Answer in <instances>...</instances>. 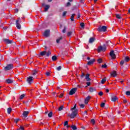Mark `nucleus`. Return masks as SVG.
Returning <instances> with one entry per match:
<instances>
[{"label": "nucleus", "instance_id": "e433bc0d", "mask_svg": "<svg viewBox=\"0 0 130 130\" xmlns=\"http://www.w3.org/2000/svg\"><path fill=\"white\" fill-rule=\"evenodd\" d=\"M105 106V103H102V104H101V107L103 108Z\"/></svg>", "mask_w": 130, "mask_h": 130}, {"label": "nucleus", "instance_id": "f3484780", "mask_svg": "<svg viewBox=\"0 0 130 130\" xmlns=\"http://www.w3.org/2000/svg\"><path fill=\"white\" fill-rule=\"evenodd\" d=\"M13 82H14V81H13V80L11 79L6 80V82L7 83V84H13Z\"/></svg>", "mask_w": 130, "mask_h": 130}, {"label": "nucleus", "instance_id": "774afa93", "mask_svg": "<svg viewBox=\"0 0 130 130\" xmlns=\"http://www.w3.org/2000/svg\"><path fill=\"white\" fill-rule=\"evenodd\" d=\"M88 60H90V57H87Z\"/></svg>", "mask_w": 130, "mask_h": 130}, {"label": "nucleus", "instance_id": "0eeeda50", "mask_svg": "<svg viewBox=\"0 0 130 130\" xmlns=\"http://www.w3.org/2000/svg\"><path fill=\"white\" fill-rule=\"evenodd\" d=\"M50 35V30L49 29L46 30L43 34V36H44V37H49Z\"/></svg>", "mask_w": 130, "mask_h": 130}, {"label": "nucleus", "instance_id": "c03bdc74", "mask_svg": "<svg viewBox=\"0 0 130 130\" xmlns=\"http://www.w3.org/2000/svg\"><path fill=\"white\" fill-rule=\"evenodd\" d=\"M63 108V106L60 107L59 108V109H58V111H61V110H62Z\"/></svg>", "mask_w": 130, "mask_h": 130}, {"label": "nucleus", "instance_id": "603ef678", "mask_svg": "<svg viewBox=\"0 0 130 130\" xmlns=\"http://www.w3.org/2000/svg\"><path fill=\"white\" fill-rule=\"evenodd\" d=\"M80 107L81 108H84V107H85V105H84V104L80 105Z\"/></svg>", "mask_w": 130, "mask_h": 130}, {"label": "nucleus", "instance_id": "5701e85b", "mask_svg": "<svg viewBox=\"0 0 130 130\" xmlns=\"http://www.w3.org/2000/svg\"><path fill=\"white\" fill-rule=\"evenodd\" d=\"M71 127L72 128V129L73 130H77V126L75 125H72L71 126Z\"/></svg>", "mask_w": 130, "mask_h": 130}, {"label": "nucleus", "instance_id": "2f4dec72", "mask_svg": "<svg viewBox=\"0 0 130 130\" xmlns=\"http://www.w3.org/2000/svg\"><path fill=\"white\" fill-rule=\"evenodd\" d=\"M24 97H25V94H23L20 95V99L21 100H22V99H23L24 98Z\"/></svg>", "mask_w": 130, "mask_h": 130}, {"label": "nucleus", "instance_id": "7ed1b4c3", "mask_svg": "<svg viewBox=\"0 0 130 130\" xmlns=\"http://www.w3.org/2000/svg\"><path fill=\"white\" fill-rule=\"evenodd\" d=\"M51 54V53L49 51H48V52H46V51H44L40 53V55H41V56H46L47 57H48Z\"/></svg>", "mask_w": 130, "mask_h": 130}, {"label": "nucleus", "instance_id": "58836bf2", "mask_svg": "<svg viewBox=\"0 0 130 130\" xmlns=\"http://www.w3.org/2000/svg\"><path fill=\"white\" fill-rule=\"evenodd\" d=\"M120 64L121 66H122L123 64H124V60H121L120 62Z\"/></svg>", "mask_w": 130, "mask_h": 130}, {"label": "nucleus", "instance_id": "c85d7f7f", "mask_svg": "<svg viewBox=\"0 0 130 130\" xmlns=\"http://www.w3.org/2000/svg\"><path fill=\"white\" fill-rule=\"evenodd\" d=\"M80 26L81 27V28H83V29H84V28H85V24H84V23H80Z\"/></svg>", "mask_w": 130, "mask_h": 130}, {"label": "nucleus", "instance_id": "09e8293b", "mask_svg": "<svg viewBox=\"0 0 130 130\" xmlns=\"http://www.w3.org/2000/svg\"><path fill=\"white\" fill-rule=\"evenodd\" d=\"M70 6H71V3L70 2L67 3L66 7H70Z\"/></svg>", "mask_w": 130, "mask_h": 130}, {"label": "nucleus", "instance_id": "338daca9", "mask_svg": "<svg viewBox=\"0 0 130 130\" xmlns=\"http://www.w3.org/2000/svg\"><path fill=\"white\" fill-rule=\"evenodd\" d=\"M84 113H85V114H87V113H88V112H87V111H85L84 112Z\"/></svg>", "mask_w": 130, "mask_h": 130}, {"label": "nucleus", "instance_id": "6e6d98bb", "mask_svg": "<svg viewBox=\"0 0 130 130\" xmlns=\"http://www.w3.org/2000/svg\"><path fill=\"white\" fill-rule=\"evenodd\" d=\"M127 103V101H126V100H124L123 101V103Z\"/></svg>", "mask_w": 130, "mask_h": 130}, {"label": "nucleus", "instance_id": "c9c22d12", "mask_svg": "<svg viewBox=\"0 0 130 130\" xmlns=\"http://www.w3.org/2000/svg\"><path fill=\"white\" fill-rule=\"evenodd\" d=\"M91 123H92V124H95V119H92L91 120Z\"/></svg>", "mask_w": 130, "mask_h": 130}, {"label": "nucleus", "instance_id": "20e7f679", "mask_svg": "<svg viewBox=\"0 0 130 130\" xmlns=\"http://www.w3.org/2000/svg\"><path fill=\"white\" fill-rule=\"evenodd\" d=\"M20 23H22V20L21 18H18V20L16 21V26L17 29H21V24Z\"/></svg>", "mask_w": 130, "mask_h": 130}, {"label": "nucleus", "instance_id": "680f3d73", "mask_svg": "<svg viewBox=\"0 0 130 130\" xmlns=\"http://www.w3.org/2000/svg\"><path fill=\"white\" fill-rule=\"evenodd\" d=\"M120 83H121V84H122V83H123V80L120 81Z\"/></svg>", "mask_w": 130, "mask_h": 130}, {"label": "nucleus", "instance_id": "a18cd8bd", "mask_svg": "<svg viewBox=\"0 0 130 130\" xmlns=\"http://www.w3.org/2000/svg\"><path fill=\"white\" fill-rule=\"evenodd\" d=\"M67 31V27L64 26V29L62 30V32L64 33Z\"/></svg>", "mask_w": 130, "mask_h": 130}, {"label": "nucleus", "instance_id": "b1692460", "mask_svg": "<svg viewBox=\"0 0 130 130\" xmlns=\"http://www.w3.org/2000/svg\"><path fill=\"white\" fill-rule=\"evenodd\" d=\"M57 59V57H56V56L54 55L52 57V60H53V61H55V60H56Z\"/></svg>", "mask_w": 130, "mask_h": 130}, {"label": "nucleus", "instance_id": "72a5a7b5", "mask_svg": "<svg viewBox=\"0 0 130 130\" xmlns=\"http://www.w3.org/2000/svg\"><path fill=\"white\" fill-rule=\"evenodd\" d=\"M126 95H127V96H130V91H126Z\"/></svg>", "mask_w": 130, "mask_h": 130}, {"label": "nucleus", "instance_id": "6e6552de", "mask_svg": "<svg viewBox=\"0 0 130 130\" xmlns=\"http://www.w3.org/2000/svg\"><path fill=\"white\" fill-rule=\"evenodd\" d=\"M110 55L112 57V59H115L116 58V56L114 54V51H111L110 52Z\"/></svg>", "mask_w": 130, "mask_h": 130}, {"label": "nucleus", "instance_id": "ea45409f", "mask_svg": "<svg viewBox=\"0 0 130 130\" xmlns=\"http://www.w3.org/2000/svg\"><path fill=\"white\" fill-rule=\"evenodd\" d=\"M68 124H69V121H65L64 123V126L68 125Z\"/></svg>", "mask_w": 130, "mask_h": 130}, {"label": "nucleus", "instance_id": "473e14b6", "mask_svg": "<svg viewBox=\"0 0 130 130\" xmlns=\"http://www.w3.org/2000/svg\"><path fill=\"white\" fill-rule=\"evenodd\" d=\"M48 117H52V112H50L48 114Z\"/></svg>", "mask_w": 130, "mask_h": 130}, {"label": "nucleus", "instance_id": "4d7b16f0", "mask_svg": "<svg viewBox=\"0 0 130 130\" xmlns=\"http://www.w3.org/2000/svg\"><path fill=\"white\" fill-rule=\"evenodd\" d=\"M63 96V93H61L60 94V95L59 96V98H61V97H62Z\"/></svg>", "mask_w": 130, "mask_h": 130}, {"label": "nucleus", "instance_id": "aec40b11", "mask_svg": "<svg viewBox=\"0 0 130 130\" xmlns=\"http://www.w3.org/2000/svg\"><path fill=\"white\" fill-rule=\"evenodd\" d=\"M95 41V38H91L89 39V43H92V42H94Z\"/></svg>", "mask_w": 130, "mask_h": 130}, {"label": "nucleus", "instance_id": "ddd939ff", "mask_svg": "<svg viewBox=\"0 0 130 130\" xmlns=\"http://www.w3.org/2000/svg\"><path fill=\"white\" fill-rule=\"evenodd\" d=\"M94 62H95V59H91L87 62V64L88 66H91V64H93Z\"/></svg>", "mask_w": 130, "mask_h": 130}, {"label": "nucleus", "instance_id": "393cba45", "mask_svg": "<svg viewBox=\"0 0 130 130\" xmlns=\"http://www.w3.org/2000/svg\"><path fill=\"white\" fill-rule=\"evenodd\" d=\"M105 82H106V77H104V78H103L101 80V83L102 84H104V83H105Z\"/></svg>", "mask_w": 130, "mask_h": 130}, {"label": "nucleus", "instance_id": "864d4df0", "mask_svg": "<svg viewBox=\"0 0 130 130\" xmlns=\"http://www.w3.org/2000/svg\"><path fill=\"white\" fill-rule=\"evenodd\" d=\"M86 85H87V86H90L91 85V82H87L86 83Z\"/></svg>", "mask_w": 130, "mask_h": 130}, {"label": "nucleus", "instance_id": "9d476101", "mask_svg": "<svg viewBox=\"0 0 130 130\" xmlns=\"http://www.w3.org/2000/svg\"><path fill=\"white\" fill-rule=\"evenodd\" d=\"M77 90H78L77 88L72 89L69 92V95H74V94L77 92Z\"/></svg>", "mask_w": 130, "mask_h": 130}, {"label": "nucleus", "instance_id": "13d9d810", "mask_svg": "<svg viewBox=\"0 0 130 130\" xmlns=\"http://www.w3.org/2000/svg\"><path fill=\"white\" fill-rule=\"evenodd\" d=\"M16 13H18L19 12V9H15Z\"/></svg>", "mask_w": 130, "mask_h": 130}, {"label": "nucleus", "instance_id": "f8f14e48", "mask_svg": "<svg viewBox=\"0 0 130 130\" xmlns=\"http://www.w3.org/2000/svg\"><path fill=\"white\" fill-rule=\"evenodd\" d=\"M85 79L87 82H90L91 81V78H90V74H87L85 76Z\"/></svg>", "mask_w": 130, "mask_h": 130}, {"label": "nucleus", "instance_id": "052dcab7", "mask_svg": "<svg viewBox=\"0 0 130 130\" xmlns=\"http://www.w3.org/2000/svg\"><path fill=\"white\" fill-rule=\"evenodd\" d=\"M48 3H51L52 2V0H48Z\"/></svg>", "mask_w": 130, "mask_h": 130}, {"label": "nucleus", "instance_id": "2eb2a0df", "mask_svg": "<svg viewBox=\"0 0 130 130\" xmlns=\"http://www.w3.org/2000/svg\"><path fill=\"white\" fill-rule=\"evenodd\" d=\"M29 113H30V112L29 111H24L23 112L22 115H23L24 117H27Z\"/></svg>", "mask_w": 130, "mask_h": 130}, {"label": "nucleus", "instance_id": "39448f33", "mask_svg": "<svg viewBox=\"0 0 130 130\" xmlns=\"http://www.w3.org/2000/svg\"><path fill=\"white\" fill-rule=\"evenodd\" d=\"M106 50V46L105 45H103V47L102 46H99L98 48V52H100L101 51H105Z\"/></svg>", "mask_w": 130, "mask_h": 130}, {"label": "nucleus", "instance_id": "de8ad7c7", "mask_svg": "<svg viewBox=\"0 0 130 130\" xmlns=\"http://www.w3.org/2000/svg\"><path fill=\"white\" fill-rule=\"evenodd\" d=\"M99 96H102V95H103V92L102 91H100L99 93Z\"/></svg>", "mask_w": 130, "mask_h": 130}, {"label": "nucleus", "instance_id": "f03ea898", "mask_svg": "<svg viewBox=\"0 0 130 130\" xmlns=\"http://www.w3.org/2000/svg\"><path fill=\"white\" fill-rule=\"evenodd\" d=\"M107 29V27L105 25H103L102 26L100 25L98 28V31H99V32H105Z\"/></svg>", "mask_w": 130, "mask_h": 130}, {"label": "nucleus", "instance_id": "e2e57ef3", "mask_svg": "<svg viewBox=\"0 0 130 130\" xmlns=\"http://www.w3.org/2000/svg\"><path fill=\"white\" fill-rule=\"evenodd\" d=\"M106 92H107V93H108V92H109V89H106Z\"/></svg>", "mask_w": 130, "mask_h": 130}, {"label": "nucleus", "instance_id": "a19ab883", "mask_svg": "<svg viewBox=\"0 0 130 130\" xmlns=\"http://www.w3.org/2000/svg\"><path fill=\"white\" fill-rule=\"evenodd\" d=\"M102 68H103L104 69H106V68H107V66L106 65V64H104L102 66Z\"/></svg>", "mask_w": 130, "mask_h": 130}, {"label": "nucleus", "instance_id": "6ab92c4d", "mask_svg": "<svg viewBox=\"0 0 130 130\" xmlns=\"http://www.w3.org/2000/svg\"><path fill=\"white\" fill-rule=\"evenodd\" d=\"M49 8H50L49 5H46L45 6V10H44V11L45 12H47V11H48V9H49Z\"/></svg>", "mask_w": 130, "mask_h": 130}, {"label": "nucleus", "instance_id": "1a4fd4ad", "mask_svg": "<svg viewBox=\"0 0 130 130\" xmlns=\"http://www.w3.org/2000/svg\"><path fill=\"white\" fill-rule=\"evenodd\" d=\"M27 82L29 85H31L32 84V82H33V77L29 76V77H27Z\"/></svg>", "mask_w": 130, "mask_h": 130}, {"label": "nucleus", "instance_id": "0e129e2a", "mask_svg": "<svg viewBox=\"0 0 130 130\" xmlns=\"http://www.w3.org/2000/svg\"><path fill=\"white\" fill-rule=\"evenodd\" d=\"M84 1L85 0H81V3H84Z\"/></svg>", "mask_w": 130, "mask_h": 130}, {"label": "nucleus", "instance_id": "5fc2aeb1", "mask_svg": "<svg viewBox=\"0 0 130 130\" xmlns=\"http://www.w3.org/2000/svg\"><path fill=\"white\" fill-rule=\"evenodd\" d=\"M77 17L78 18V19H80V18H81V14H80V13L78 14Z\"/></svg>", "mask_w": 130, "mask_h": 130}, {"label": "nucleus", "instance_id": "7c9ffc66", "mask_svg": "<svg viewBox=\"0 0 130 130\" xmlns=\"http://www.w3.org/2000/svg\"><path fill=\"white\" fill-rule=\"evenodd\" d=\"M116 17L117 19H121V17L119 14H116Z\"/></svg>", "mask_w": 130, "mask_h": 130}, {"label": "nucleus", "instance_id": "423d86ee", "mask_svg": "<svg viewBox=\"0 0 130 130\" xmlns=\"http://www.w3.org/2000/svg\"><path fill=\"white\" fill-rule=\"evenodd\" d=\"M14 68L13 64H8L6 67H5V71H10V70H12Z\"/></svg>", "mask_w": 130, "mask_h": 130}, {"label": "nucleus", "instance_id": "3c124183", "mask_svg": "<svg viewBox=\"0 0 130 130\" xmlns=\"http://www.w3.org/2000/svg\"><path fill=\"white\" fill-rule=\"evenodd\" d=\"M84 77H85V74L83 73L81 75V78H84Z\"/></svg>", "mask_w": 130, "mask_h": 130}, {"label": "nucleus", "instance_id": "37998d69", "mask_svg": "<svg viewBox=\"0 0 130 130\" xmlns=\"http://www.w3.org/2000/svg\"><path fill=\"white\" fill-rule=\"evenodd\" d=\"M72 31H69L67 33V36H71L72 35Z\"/></svg>", "mask_w": 130, "mask_h": 130}, {"label": "nucleus", "instance_id": "79ce46f5", "mask_svg": "<svg viewBox=\"0 0 130 130\" xmlns=\"http://www.w3.org/2000/svg\"><path fill=\"white\" fill-rule=\"evenodd\" d=\"M57 71H60L61 70V66H59L56 68Z\"/></svg>", "mask_w": 130, "mask_h": 130}, {"label": "nucleus", "instance_id": "4c0bfd02", "mask_svg": "<svg viewBox=\"0 0 130 130\" xmlns=\"http://www.w3.org/2000/svg\"><path fill=\"white\" fill-rule=\"evenodd\" d=\"M45 75L47 77H49V76H50V72H46Z\"/></svg>", "mask_w": 130, "mask_h": 130}, {"label": "nucleus", "instance_id": "69168bd1", "mask_svg": "<svg viewBox=\"0 0 130 130\" xmlns=\"http://www.w3.org/2000/svg\"><path fill=\"white\" fill-rule=\"evenodd\" d=\"M128 13H129V14H130V8L128 9Z\"/></svg>", "mask_w": 130, "mask_h": 130}, {"label": "nucleus", "instance_id": "f257e3e1", "mask_svg": "<svg viewBox=\"0 0 130 130\" xmlns=\"http://www.w3.org/2000/svg\"><path fill=\"white\" fill-rule=\"evenodd\" d=\"M71 110L72 112L71 114L69 115V116H70L71 118H75V117L77 116V114H78V109H77V104H75L74 105V107L71 108Z\"/></svg>", "mask_w": 130, "mask_h": 130}, {"label": "nucleus", "instance_id": "dca6fc26", "mask_svg": "<svg viewBox=\"0 0 130 130\" xmlns=\"http://www.w3.org/2000/svg\"><path fill=\"white\" fill-rule=\"evenodd\" d=\"M90 99H91V96H87L85 99V104H88V102H89V100H90Z\"/></svg>", "mask_w": 130, "mask_h": 130}, {"label": "nucleus", "instance_id": "9b49d317", "mask_svg": "<svg viewBox=\"0 0 130 130\" xmlns=\"http://www.w3.org/2000/svg\"><path fill=\"white\" fill-rule=\"evenodd\" d=\"M3 41L5 43H6V44H12V43H13V41L8 39H3Z\"/></svg>", "mask_w": 130, "mask_h": 130}, {"label": "nucleus", "instance_id": "49530a36", "mask_svg": "<svg viewBox=\"0 0 130 130\" xmlns=\"http://www.w3.org/2000/svg\"><path fill=\"white\" fill-rule=\"evenodd\" d=\"M98 62L99 63H101L102 62V59H99L98 60Z\"/></svg>", "mask_w": 130, "mask_h": 130}, {"label": "nucleus", "instance_id": "cd10ccee", "mask_svg": "<svg viewBox=\"0 0 130 130\" xmlns=\"http://www.w3.org/2000/svg\"><path fill=\"white\" fill-rule=\"evenodd\" d=\"M125 61H126V62H127L128 61H129L130 59H129V57H128V56H126L125 57L124 59Z\"/></svg>", "mask_w": 130, "mask_h": 130}, {"label": "nucleus", "instance_id": "4be33fe9", "mask_svg": "<svg viewBox=\"0 0 130 130\" xmlns=\"http://www.w3.org/2000/svg\"><path fill=\"white\" fill-rule=\"evenodd\" d=\"M75 16H76V14H72V15L71 16V20L72 22H74V18H75Z\"/></svg>", "mask_w": 130, "mask_h": 130}, {"label": "nucleus", "instance_id": "8fccbe9b", "mask_svg": "<svg viewBox=\"0 0 130 130\" xmlns=\"http://www.w3.org/2000/svg\"><path fill=\"white\" fill-rule=\"evenodd\" d=\"M67 15V12L64 11L63 13L62 16L63 17H64V16H66Z\"/></svg>", "mask_w": 130, "mask_h": 130}, {"label": "nucleus", "instance_id": "412c9836", "mask_svg": "<svg viewBox=\"0 0 130 130\" xmlns=\"http://www.w3.org/2000/svg\"><path fill=\"white\" fill-rule=\"evenodd\" d=\"M96 91V89L93 88V87H90L89 88V92H91V93L93 92H95Z\"/></svg>", "mask_w": 130, "mask_h": 130}, {"label": "nucleus", "instance_id": "c756f323", "mask_svg": "<svg viewBox=\"0 0 130 130\" xmlns=\"http://www.w3.org/2000/svg\"><path fill=\"white\" fill-rule=\"evenodd\" d=\"M37 73H38V71L37 70H34V71H32L33 76H35V75H36Z\"/></svg>", "mask_w": 130, "mask_h": 130}, {"label": "nucleus", "instance_id": "a878e982", "mask_svg": "<svg viewBox=\"0 0 130 130\" xmlns=\"http://www.w3.org/2000/svg\"><path fill=\"white\" fill-rule=\"evenodd\" d=\"M7 112L8 114H10L12 112V108H8L7 109Z\"/></svg>", "mask_w": 130, "mask_h": 130}, {"label": "nucleus", "instance_id": "a211bd4d", "mask_svg": "<svg viewBox=\"0 0 130 130\" xmlns=\"http://www.w3.org/2000/svg\"><path fill=\"white\" fill-rule=\"evenodd\" d=\"M111 99L112 101H113V102H115V101L117 100V97H116V96H114L111 98Z\"/></svg>", "mask_w": 130, "mask_h": 130}, {"label": "nucleus", "instance_id": "4468645a", "mask_svg": "<svg viewBox=\"0 0 130 130\" xmlns=\"http://www.w3.org/2000/svg\"><path fill=\"white\" fill-rule=\"evenodd\" d=\"M110 75L111 77H116L117 76V74L116 73V71H112L110 73Z\"/></svg>", "mask_w": 130, "mask_h": 130}, {"label": "nucleus", "instance_id": "f704fd0d", "mask_svg": "<svg viewBox=\"0 0 130 130\" xmlns=\"http://www.w3.org/2000/svg\"><path fill=\"white\" fill-rule=\"evenodd\" d=\"M19 120H20L19 119H14V122H15V123H18Z\"/></svg>", "mask_w": 130, "mask_h": 130}, {"label": "nucleus", "instance_id": "bf43d9fd", "mask_svg": "<svg viewBox=\"0 0 130 130\" xmlns=\"http://www.w3.org/2000/svg\"><path fill=\"white\" fill-rule=\"evenodd\" d=\"M42 7H45V3H43L42 4Z\"/></svg>", "mask_w": 130, "mask_h": 130}, {"label": "nucleus", "instance_id": "bb28decb", "mask_svg": "<svg viewBox=\"0 0 130 130\" xmlns=\"http://www.w3.org/2000/svg\"><path fill=\"white\" fill-rule=\"evenodd\" d=\"M62 40V37H60L56 40V43H59V41Z\"/></svg>", "mask_w": 130, "mask_h": 130}]
</instances>
